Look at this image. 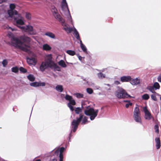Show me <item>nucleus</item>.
I'll use <instances>...</instances> for the list:
<instances>
[{"label": "nucleus", "instance_id": "1", "mask_svg": "<svg viewBox=\"0 0 161 161\" xmlns=\"http://www.w3.org/2000/svg\"><path fill=\"white\" fill-rule=\"evenodd\" d=\"M31 40L30 37L25 35L20 36L19 39L13 37L11 40L14 46L26 52L30 51V47L28 44L30 43Z\"/></svg>", "mask_w": 161, "mask_h": 161}, {"label": "nucleus", "instance_id": "2", "mask_svg": "<svg viewBox=\"0 0 161 161\" xmlns=\"http://www.w3.org/2000/svg\"><path fill=\"white\" fill-rule=\"evenodd\" d=\"M86 109L84 111L85 114L88 116H90V119L91 120H94L97 115L98 110H95L93 108H91L89 106L86 107Z\"/></svg>", "mask_w": 161, "mask_h": 161}, {"label": "nucleus", "instance_id": "3", "mask_svg": "<svg viewBox=\"0 0 161 161\" xmlns=\"http://www.w3.org/2000/svg\"><path fill=\"white\" fill-rule=\"evenodd\" d=\"M115 95L119 99L125 98H132V97L129 95L123 89L121 88L116 91Z\"/></svg>", "mask_w": 161, "mask_h": 161}, {"label": "nucleus", "instance_id": "4", "mask_svg": "<svg viewBox=\"0 0 161 161\" xmlns=\"http://www.w3.org/2000/svg\"><path fill=\"white\" fill-rule=\"evenodd\" d=\"M18 27L21 29L22 32H26L28 35H34L36 34L33 27L31 25H28L22 26H18Z\"/></svg>", "mask_w": 161, "mask_h": 161}, {"label": "nucleus", "instance_id": "5", "mask_svg": "<svg viewBox=\"0 0 161 161\" xmlns=\"http://www.w3.org/2000/svg\"><path fill=\"white\" fill-rule=\"evenodd\" d=\"M52 11L53 13L55 19L59 22L63 26H66V24L64 19L58 14L57 9L55 8H53Z\"/></svg>", "mask_w": 161, "mask_h": 161}, {"label": "nucleus", "instance_id": "6", "mask_svg": "<svg viewBox=\"0 0 161 161\" xmlns=\"http://www.w3.org/2000/svg\"><path fill=\"white\" fill-rule=\"evenodd\" d=\"M79 116V118H76V120L74 119L72 122L71 125L73 126V131L74 132H75L77 130L78 125L83 118V115L81 114H80Z\"/></svg>", "mask_w": 161, "mask_h": 161}, {"label": "nucleus", "instance_id": "7", "mask_svg": "<svg viewBox=\"0 0 161 161\" xmlns=\"http://www.w3.org/2000/svg\"><path fill=\"white\" fill-rule=\"evenodd\" d=\"M12 18H13L14 20L16 21V24L18 25H23L25 23L23 20V18L21 16L20 14H17L14 15Z\"/></svg>", "mask_w": 161, "mask_h": 161}, {"label": "nucleus", "instance_id": "8", "mask_svg": "<svg viewBox=\"0 0 161 161\" xmlns=\"http://www.w3.org/2000/svg\"><path fill=\"white\" fill-rule=\"evenodd\" d=\"M47 58L45 60L46 61H47L49 64H51L52 66H53V69H56L58 71H60V68L57 65L52 61V57L51 54H48L47 55Z\"/></svg>", "mask_w": 161, "mask_h": 161}, {"label": "nucleus", "instance_id": "9", "mask_svg": "<svg viewBox=\"0 0 161 161\" xmlns=\"http://www.w3.org/2000/svg\"><path fill=\"white\" fill-rule=\"evenodd\" d=\"M139 109L138 107H136L133 112V117L135 121L137 122L142 123L141 118L139 115Z\"/></svg>", "mask_w": 161, "mask_h": 161}, {"label": "nucleus", "instance_id": "10", "mask_svg": "<svg viewBox=\"0 0 161 161\" xmlns=\"http://www.w3.org/2000/svg\"><path fill=\"white\" fill-rule=\"evenodd\" d=\"M9 7L10 10H8V13L10 17H13L14 15L18 14V12L16 10H14L15 8V6L14 4H10Z\"/></svg>", "mask_w": 161, "mask_h": 161}, {"label": "nucleus", "instance_id": "11", "mask_svg": "<svg viewBox=\"0 0 161 161\" xmlns=\"http://www.w3.org/2000/svg\"><path fill=\"white\" fill-rule=\"evenodd\" d=\"M51 64H49L47 61L45 60V61L42 62L40 66V70L41 71L43 72L48 67L51 69L53 68V66L51 65Z\"/></svg>", "mask_w": 161, "mask_h": 161}, {"label": "nucleus", "instance_id": "12", "mask_svg": "<svg viewBox=\"0 0 161 161\" xmlns=\"http://www.w3.org/2000/svg\"><path fill=\"white\" fill-rule=\"evenodd\" d=\"M143 110L145 113V118L146 119L150 120L152 118L151 114L147 110L146 107H144L143 108Z\"/></svg>", "mask_w": 161, "mask_h": 161}, {"label": "nucleus", "instance_id": "13", "mask_svg": "<svg viewBox=\"0 0 161 161\" xmlns=\"http://www.w3.org/2000/svg\"><path fill=\"white\" fill-rule=\"evenodd\" d=\"M27 61L29 64L35 65L37 63V60L36 58L31 57L27 58Z\"/></svg>", "mask_w": 161, "mask_h": 161}, {"label": "nucleus", "instance_id": "14", "mask_svg": "<svg viewBox=\"0 0 161 161\" xmlns=\"http://www.w3.org/2000/svg\"><path fill=\"white\" fill-rule=\"evenodd\" d=\"M132 78L130 76H124L120 78V80L121 82H130Z\"/></svg>", "mask_w": 161, "mask_h": 161}, {"label": "nucleus", "instance_id": "15", "mask_svg": "<svg viewBox=\"0 0 161 161\" xmlns=\"http://www.w3.org/2000/svg\"><path fill=\"white\" fill-rule=\"evenodd\" d=\"M130 83L132 85H137L140 83V80L137 78L134 79H132L130 81Z\"/></svg>", "mask_w": 161, "mask_h": 161}, {"label": "nucleus", "instance_id": "16", "mask_svg": "<svg viewBox=\"0 0 161 161\" xmlns=\"http://www.w3.org/2000/svg\"><path fill=\"white\" fill-rule=\"evenodd\" d=\"M156 142V147L157 149L160 148L161 146L160 140L159 138L157 137L155 139Z\"/></svg>", "mask_w": 161, "mask_h": 161}, {"label": "nucleus", "instance_id": "17", "mask_svg": "<svg viewBox=\"0 0 161 161\" xmlns=\"http://www.w3.org/2000/svg\"><path fill=\"white\" fill-rule=\"evenodd\" d=\"M64 26L65 27H63V29L66 31L68 33H70L73 30L72 28L67 26V24H66V26Z\"/></svg>", "mask_w": 161, "mask_h": 161}, {"label": "nucleus", "instance_id": "18", "mask_svg": "<svg viewBox=\"0 0 161 161\" xmlns=\"http://www.w3.org/2000/svg\"><path fill=\"white\" fill-rule=\"evenodd\" d=\"M45 35L47 36H49V37L53 38L55 39V35L53 33L51 32H46L45 33Z\"/></svg>", "mask_w": 161, "mask_h": 161}, {"label": "nucleus", "instance_id": "19", "mask_svg": "<svg viewBox=\"0 0 161 161\" xmlns=\"http://www.w3.org/2000/svg\"><path fill=\"white\" fill-rule=\"evenodd\" d=\"M58 64L60 66L63 68H65L67 66V65L65 62L62 60H61L58 62Z\"/></svg>", "mask_w": 161, "mask_h": 161}, {"label": "nucleus", "instance_id": "20", "mask_svg": "<svg viewBox=\"0 0 161 161\" xmlns=\"http://www.w3.org/2000/svg\"><path fill=\"white\" fill-rule=\"evenodd\" d=\"M43 49L44 50L49 51L51 49V47L48 45L45 44L43 46Z\"/></svg>", "mask_w": 161, "mask_h": 161}, {"label": "nucleus", "instance_id": "21", "mask_svg": "<svg viewBox=\"0 0 161 161\" xmlns=\"http://www.w3.org/2000/svg\"><path fill=\"white\" fill-rule=\"evenodd\" d=\"M55 89L56 90L60 92H62L63 90V86L61 85H58L56 86Z\"/></svg>", "mask_w": 161, "mask_h": 161}, {"label": "nucleus", "instance_id": "22", "mask_svg": "<svg viewBox=\"0 0 161 161\" xmlns=\"http://www.w3.org/2000/svg\"><path fill=\"white\" fill-rule=\"evenodd\" d=\"M61 7L62 8H67L68 9V5L66 0L64 1L62 0Z\"/></svg>", "mask_w": 161, "mask_h": 161}, {"label": "nucleus", "instance_id": "23", "mask_svg": "<svg viewBox=\"0 0 161 161\" xmlns=\"http://www.w3.org/2000/svg\"><path fill=\"white\" fill-rule=\"evenodd\" d=\"M27 77L29 80L31 81H34L35 80V78L32 75L30 74L27 76Z\"/></svg>", "mask_w": 161, "mask_h": 161}, {"label": "nucleus", "instance_id": "24", "mask_svg": "<svg viewBox=\"0 0 161 161\" xmlns=\"http://www.w3.org/2000/svg\"><path fill=\"white\" fill-rule=\"evenodd\" d=\"M66 53L71 56H74L75 54V52L74 51L71 50H68L66 51Z\"/></svg>", "mask_w": 161, "mask_h": 161}, {"label": "nucleus", "instance_id": "25", "mask_svg": "<svg viewBox=\"0 0 161 161\" xmlns=\"http://www.w3.org/2000/svg\"><path fill=\"white\" fill-rule=\"evenodd\" d=\"M147 89L153 93H156L155 91L154 87L153 86H148Z\"/></svg>", "mask_w": 161, "mask_h": 161}, {"label": "nucleus", "instance_id": "26", "mask_svg": "<svg viewBox=\"0 0 161 161\" xmlns=\"http://www.w3.org/2000/svg\"><path fill=\"white\" fill-rule=\"evenodd\" d=\"M75 111L76 114H79L80 113L82 112V109L80 107H77L75 108Z\"/></svg>", "mask_w": 161, "mask_h": 161}, {"label": "nucleus", "instance_id": "27", "mask_svg": "<svg viewBox=\"0 0 161 161\" xmlns=\"http://www.w3.org/2000/svg\"><path fill=\"white\" fill-rule=\"evenodd\" d=\"M153 86L155 89H159L160 87L159 84L157 82H155L154 83Z\"/></svg>", "mask_w": 161, "mask_h": 161}, {"label": "nucleus", "instance_id": "28", "mask_svg": "<svg viewBox=\"0 0 161 161\" xmlns=\"http://www.w3.org/2000/svg\"><path fill=\"white\" fill-rule=\"evenodd\" d=\"M25 18L27 19L30 20L31 18V14L29 12H26L25 13Z\"/></svg>", "mask_w": 161, "mask_h": 161}, {"label": "nucleus", "instance_id": "29", "mask_svg": "<svg viewBox=\"0 0 161 161\" xmlns=\"http://www.w3.org/2000/svg\"><path fill=\"white\" fill-rule=\"evenodd\" d=\"M98 77L100 78L103 79L105 77V75L102 72H100L97 74Z\"/></svg>", "mask_w": 161, "mask_h": 161}, {"label": "nucleus", "instance_id": "30", "mask_svg": "<svg viewBox=\"0 0 161 161\" xmlns=\"http://www.w3.org/2000/svg\"><path fill=\"white\" fill-rule=\"evenodd\" d=\"M74 32L75 34V36L78 40H79L80 38L78 32L75 29Z\"/></svg>", "mask_w": 161, "mask_h": 161}, {"label": "nucleus", "instance_id": "31", "mask_svg": "<svg viewBox=\"0 0 161 161\" xmlns=\"http://www.w3.org/2000/svg\"><path fill=\"white\" fill-rule=\"evenodd\" d=\"M30 85L31 86L34 87L39 86V83L36 82H32L30 84Z\"/></svg>", "mask_w": 161, "mask_h": 161}, {"label": "nucleus", "instance_id": "32", "mask_svg": "<svg viewBox=\"0 0 161 161\" xmlns=\"http://www.w3.org/2000/svg\"><path fill=\"white\" fill-rule=\"evenodd\" d=\"M65 98L66 100H68L69 101L73 99V97L72 96H69L68 94H66L65 97Z\"/></svg>", "mask_w": 161, "mask_h": 161}, {"label": "nucleus", "instance_id": "33", "mask_svg": "<svg viewBox=\"0 0 161 161\" xmlns=\"http://www.w3.org/2000/svg\"><path fill=\"white\" fill-rule=\"evenodd\" d=\"M80 47L84 52L86 53H87V51L86 48V46L83 44H81Z\"/></svg>", "mask_w": 161, "mask_h": 161}, {"label": "nucleus", "instance_id": "34", "mask_svg": "<svg viewBox=\"0 0 161 161\" xmlns=\"http://www.w3.org/2000/svg\"><path fill=\"white\" fill-rule=\"evenodd\" d=\"M142 97L144 100H148L149 98V96L148 94H145L142 95Z\"/></svg>", "mask_w": 161, "mask_h": 161}, {"label": "nucleus", "instance_id": "35", "mask_svg": "<svg viewBox=\"0 0 161 161\" xmlns=\"http://www.w3.org/2000/svg\"><path fill=\"white\" fill-rule=\"evenodd\" d=\"M77 97L78 98H81L83 97V94L80 93H76L75 94Z\"/></svg>", "mask_w": 161, "mask_h": 161}, {"label": "nucleus", "instance_id": "36", "mask_svg": "<svg viewBox=\"0 0 161 161\" xmlns=\"http://www.w3.org/2000/svg\"><path fill=\"white\" fill-rule=\"evenodd\" d=\"M19 70L20 72L23 73H25L27 72V69L22 67L19 68Z\"/></svg>", "mask_w": 161, "mask_h": 161}, {"label": "nucleus", "instance_id": "37", "mask_svg": "<svg viewBox=\"0 0 161 161\" xmlns=\"http://www.w3.org/2000/svg\"><path fill=\"white\" fill-rule=\"evenodd\" d=\"M12 70L13 72L16 73L18 72L19 69L17 67H14L12 68Z\"/></svg>", "mask_w": 161, "mask_h": 161}, {"label": "nucleus", "instance_id": "38", "mask_svg": "<svg viewBox=\"0 0 161 161\" xmlns=\"http://www.w3.org/2000/svg\"><path fill=\"white\" fill-rule=\"evenodd\" d=\"M87 121V118L85 116L82 120V124H85Z\"/></svg>", "mask_w": 161, "mask_h": 161}, {"label": "nucleus", "instance_id": "39", "mask_svg": "<svg viewBox=\"0 0 161 161\" xmlns=\"http://www.w3.org/2000/svg\"><path fill=\"white\" fill-rule=\"evenodd\" d=\"M87 92L89 94H91L93 92V90L90 88H88L86 89Z\"/></svg>", "mask_w": 161, "mask_h": 161}, {"label": "nucleus", "instance_id": "40", "mask_svg": "<svg viewBox=\"0 0 161 161\" xmlns=\"http://www.w3.org/2000/svg\"><path fill=\"white\" fill-rule=\"evenodd\" d=\"M2 64L3 65V66L5 67L8 64V61L6 59H5L3 60V61Z\"/></svg>", "mask_w": 161, "mask_h": 161}, {"label": "nucleus", "instance_id": "41", "mask_svg": "<svg viewBox=\"0 0 161 161\" xmlns=\"http://www.w3.org/2000/svg\"><path fill=\"white\" fill-rule=\"evenodd\" d=\"M69 104L71 105H75L76 104V103L75 100L74 99H72L70 101H69Z\"/></svg>", "mask_w": 161, "mask_h": 161}, {"label": "nucleus", "instance_id": "42", "mask_svg": "<svg viewBox=\"0 0 161 161\" xmlns=\"http://www.w3.org/2000/svg\"><path fill=\"white\" fill-rule=\"evenodd\" d=\"M154 129L155 130V132L157 133H159L158 126V125H155L154 126Z\"/></svg>", "mask_w": 161, "mask_h": 161}, {"label": "nucleus", "instance_id": "43", "mask_svg": "<svg viewBox=\"0 0 161 161\" xmlns=\"http://www.w3.org/2000/svg\"><path fill=\"white\" fill-rule=\"evenodd\" d=\"M64 147H61L60 148V150H59V151L60 152L59 154L60 155H63V152L64 150Z\"/></svg>", "mask_w": 161, "mask_h": 161}, {"label": "nucleus", "instance_id": "44", "mask_svg": "<svg viewBox=\"0 0 161 161\" xmlns=\"http://www.w3.org/2000/svg\"><path fill=\"white\" fill-rule=\"evenodd\" d=\"M151 98L154 101H157V99L156 97V96L154 94L152 95L151 96Z\"/></svg>", "mask_w": 161, "mask_h": 161}, {"label": "nucleus", "instance_id": "45", "mask_svg": "<svg viewBox=\"0 0 161 161\" xmlns=\"http://www.w3.org/2000/svg\"><path fill=\"white\" fill-rule=\"evenodd\" d=\"M67 105L68 107L70 108V109L72 111H73L74 110V108L73 106L69 104V103H68L67 104Z\"/></svg>", "mask_w": 161, "mask_h": 161}, {"label": "nucleus", "instance_id": "46", "mask_svg": "<svg viewBox=\"0 0 161 161\" xmlns=\"http://www.w3.org/2000/svg\"><path fill=\"white\" fill-rule=\"evenodd\" d=\"M132 104V103H130V101H129V103H126L125 106L126 108H128L130 106H131Z\"/></svg>", "mask_w": 161, "mask_h": 161}, {"label": "nucleus", "instance_id": "47", "mask_svg": "<svg viewBox=\"0 0 161 161\" xmlns=\"http://www.w3.org/2000/svg\"><path fill=\"white\" fill-rule=\"evenodd\" d=\"M39 86H44L45 85V83L43 82L42 83L38 82Z\"/></svg>", "mask_w": 161, "mask_h": 161}, {"label": "nucleus", "instance_id": "48", "mask_svg": "<svg viewBox=\"0 0 161 161\" xmlns=\"http://www.w3.org/2000/svg\"><path fill=\"white\" fill-rule=\"evenodd\" d=\"M59 161H63V155L59 154Z\"/></svg>", "mask_w": 161, "mask_h": 161}, {"label": "nucleus", "instance_id": "49", "mask_svg": "<svg viewBox=\"0 0 161 161\" xmlns=\"http://www.w3.org/2000/svg\"><path fill=\"white\" fill-rule=\"evenodd\" d=\"M158 80L159 82H161V74L158 77Z\"/></svg>", "mask_w": 161, "mask_h": 161}, {"label": "nucleus", "instance_id": "50", "mask_svg": "<svg viewBox=\"0 0 161 161\" xmlns=\"http://www.w3.org/2000/svg\"><path fill=\"white\" fill-rule=\"evenodd\" d=\"M114 83L116 85H118L120 84V82L118 80H116L114 81Z\"/></svg>", "mask_w": 161, "mask_h": 161}, {"label": "nucleus", "instance_id": "51", "mask_svg": "<svg viewBox=\"0 0 161 161\" xmlns=\"http://www.w3.org/2000/svg\"><path fill=\"white\" fill-rule=\"evenodd\" d=\"M59 149H57L56 150V151H55V153L56 154H58V153H59Z\"/></svg>", "mask_w": 161, "mask_h": 161}, {"label": "nucleus", "instance_id": "52", "mask_svg": "<svg viewBox=\"0 0 161 161\" xmlns=\"http://www.w3.org/2000/svg\"><path fill=\"white\" fill-rule=\"evenodd\" d=\"M7 0H0V4L4 2H6Z\"/></svg>", "mask_w": 161, "mask_h": 161}, {"label": "nucleus", "instance_id": "53", "mask_svg": "<svg viewBox=\"0 0 161 161\" xmlns=\"http://www.w3.org/2000/svg\"><path fill=\"white\" fill-rule=\"evenodd\" d=\"M79 40H80V45H81V44H83L82 43V41L80 40V39Z\"/></svg>", "mask_w": 161, "mask_h": 161}, {"label": "nucleus", "instance_id": "54", "mask_svg": "<svg viewBox=\"0 0 161 161\" xmlns=\"http://www.w3.org/2000/svg\"><path fill=\"white\" fill-rule=\"evenodd\" d=\"M51 161H57V160L55 159H52Z\"/></svg>", "mask_w": 161, "mask_h": 161}, {"label": "nucleus", "instance_id": "55", "mask_svg": "<svg viewBox=\"0 0 161 161\" xmlns=\"http://www.w3.org/2000/svg\"><path fill=\"white\" fill-rule=\"evenodd\" d=\"M124 102H128L129 103V101H128V100H124Z\"/></svg>", "mask_w": 161, "mask_h": 161}, {"label": "nucleus", "instance_id": "56", "mask_svg": "<svg viewBox=\"0 0 161 161\" xmlns=\"http://www.w3.org/2000/svg\"><path fill=\"white\" fill-rule=\"evenodd\" d=\"M35 161H41V160L40 159H38L36 160Z\"/></svg>", "mask_w": 161, "mask_h": 161}, {"label": "nucleus", "instance_id": "57", "mask_svg": "<svg viewBox=\"0 0 161 161\" xmlns=\"http://www.w3.org/2000/svg\"><path fill=\"white\" fill-rule=\"evenodd\" d=\"M11 29H12V31H15V29H12V28Z\"/></svg>", "mask_w": 161, "mask_h": 161}, {"label": "nucleus", "instance_id": "58", "mask_svg": "<svg viewBox=\"0 0 161 161\" xmlns=\"http://www.w3.org/2000/svg\"><path fill=\"white\" fill-rule=\"evenodd\" d=\"M160 100H161V97H160Z\"/></svg>", "mask_w": 161, "mask_h": 161}, {"label": "nucleus", "instance_id": "59", "mask_svg": "<svg viewBox=\"0 0 161 161\" xmlns=\"http://www.w3.org/2000/svg\"><path fill=\"white\" fill-rule=\"evenodd\" d=\"M82 108H83V107H82Z\"/></svg>", "mask_w": 161, "mask_h": 161}, {"label": "nucleus", "instance_id": "60", "mask_svg": "<svg viewBox=\"0 0 161 161\" xmlns=\"http://www.w3.org/2000/svg\"><path fill=\"white\" fill-rule=\"evenodd\" d=\"M65 1V0H63V1Z\"/></svg>", "mask_w": 161, "mask_h": 161}]
</instances>
